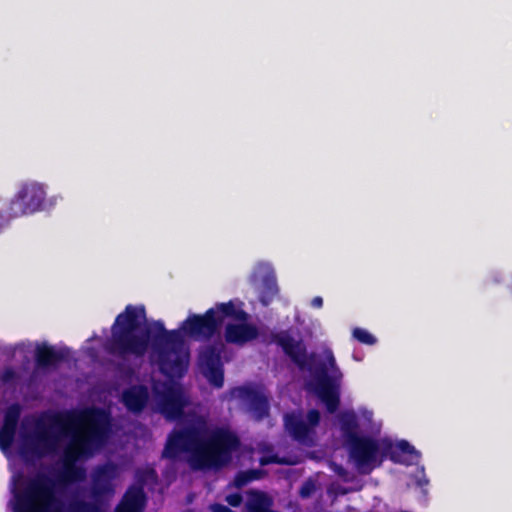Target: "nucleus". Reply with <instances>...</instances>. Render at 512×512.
I'll return each instance as SVG.
<instances>
[{
	"label": "nucleus",
	"instance_id": "obj_1",
	"mask_svg": "<svg viewBox=\"0 0 512 512\" xmlns=\"http://www.w3.org/2000/svg\"><path fill=\"white\" fill-rule=\"evenodd\" d=\"M109 416L100 408H86L81 411L43 413L34 422V431L23 436L21 453L42 458L54 452L61 436L73 432L70 444L63 452V469L58 481L63 484L82 482L86 470L76 462L91 457L107 439Z\"/></svg>",
	"mask_w": 512,
	"mask_h": 512
},
{
	"label": "nucleus",
	"instance_id": "obj_2",
	"mask_svg": "<svg viewBox=\"0 0 512 512\" xmlns=\"http://www.w3.org/2000/svg\"><path fill=\"white\" fill-rule=\"evenodd\" d=\"M206 421L197 417L168 436L162 457L176 460L187 453L193 470H219L232 461L233 453L241 447L239 436L226 427H217L207 436Z\"/></svg>",
	"mask_w": 512,
	"mask_h": 512
},
{
	"label": "nucleus",
	"instance_id": "obj_3",
	"mask_svg": "<svg viewBox=\"0 0 512 512\" xmlns=\"http://www.w3.org/2000/svg\"><path fill=\"white\" fill-rule=\"evenodd\" d=\"M157 333L154 335L155 349L162 358L163 369L172 377H183L189 366L190 353L185 347L184 337L196 341H209L219 336L221 319H216L213 309L204 314H191L178 329L167 330L161 320L155 321Z\"/></svg>",
	"mask_w": 512,
	"mask_h": 512
},
{
	"label": "nucleus",
	"instance_id": "obj_4",
	"mask_svg": "<svg viewBox=\"0 0 512 512\" xmlns=\"http://www.w3.org/2000/svg\"><path fill=\"white\" fill-rule=\"evenodd\" d=\"M146 320V310L143 305H127L123 312L117 315L111 327V336L105 342V351L116 358L127 359L129 357L142 358L149 348L157 357L159 370L165 376L172 377V374L163 369L162 358L154 346V335L157 333L155 321H153L144 332L138 330Z\"/></svg>",
	"mask_w": 512,
	"mask_h": 512
},
{
	"label": "nucleus",
	"instance_id": "obj_5",
	"mask_svg": "<svg viewBox=\"0 0 512 512\" xmlns=\"http://www.w3.org/2000/svg\"><path fill=\"white\" fill-rule=\"evenodd\" d=\"M55 481L45 474L30 480L17 496L16 512H62V503L55 496Z\"/></svg>",
	"mask_w": 512,
	"mask_h": 512
},
{
	"label": "nucleus",
	"instance_id": "obj_6",
	"mask_svg": "<svg viewBox=\"0 0 512 512\" xmlns=\"http://www.w3.org/2000/svg\"><path fill=\"white\" fill-rule=\"evenodd\" d=\"M325 361L318 362L314 365L311 362L312 370H310L316 378L315 393L324 403L329 413H334L340 405L339 386L335 380L340 379L342 374L337 367L336 360L332 350L324 351Z\"/></svg>",
	"mask_w": 512,
	"mask_h": 512
},
{
	"label": "nucleus",
	"instance_id": "obj_7",
	"mask_svg": "<svg viewBox=\"0 0 512 512\" xmlns=\"http://www.w3.org/2000/svg\"><path fill=\"white\" fill-rule=\"evenodd\" d=\"M350 460L355 469L362 475L370 474L380 467L393 448L389 440L379 441L370 436H362L347 445Z\"/></svg>",
	"mask_w": 512,
	"mask_h": 512
},
{
	"label": "nucleus",
	"instance_id": "obj_8",
	"mask_svg": "<svg viewBox=\"0 0 512 512\" xmlns=\"http://www.w3.org/2000/svg\"><path fill=\"white\" fill-rule=\"evenodd\" d=\"M169 380L154 383L152 387L155 411L161 414L167 421L180 420L184 416V410L189 405L182 386L174 381L175 377Z\"/></svg>",
	"mask_w": 512,
	"mask_h": 512
},
{
	"label": "nucleus",
	"instance_id": "obj_9",
	"mask_svg": "<svg viewBox=\"0 0 512 512\" xmlns=\"http://www.w3.org/2000/svg\"><path fill=\"white\" fill-rule=\"evenodd\" d=\"M45 202L46 191L43 184L36 181L24 182L9 202L8 215L10 218H18L34 214L44 209Z\"/></svg>",
	"mask_w": 512,
	"mask_h": 512
},
{
	"label": "nucleus",
	"instance_id": "obj_10",
	"mask_svg": "<svg viewBox=\"0 0 512 512\" xmlns=\"http://www.w3.org/2000/svg\"><path fill=\"white\" fill-rule=\"evenodd\" d=\"M273 343L281 347L282 351L301 370H312L311 362L314 354L308 356L306 345L302 340H295L287 331H281L271 335Z\"/></svg>",
	"mask_w": 512,
	"mask_h": 512
},
{
	"label": "nucleus",
	"instance_id": "obj_11",
	"mask_svg": "<svg viewBox=\"0 0 512 512\" xmlns=\"http://www.w3.org/2000/svg\"><path fill=\"white\" fill-rule=\"evenodd\" d=\"M222 346L208 345L200 350L198 364L204 377L215 388L224 385V369L221 362Z\"/></svg>",
	"mask_w": 512,
	"mask_h": 512
},
{
	"label": "nucleus",
	"instance_id": "obj_12",
	"mask_svg": "<svg viewBox=\"0 0 512 512\" xmlns=\"http://www.w3.org/2000/svg\"><path fill=\"white\" fill-rule=\"evenodd\" d=\"M152 476H156L154 469L138 471V484L128 487L120 503L116 507L115 512H143L147 503V495L144 491V485L147 477Z\"/></svg>",
	"mask_w": 512,
	"mask_h": 512
},
{
	"label": "nucleus",
	"instance_id": "obj_13",
	"mask_svg": "<svg viewBox=\"0 0 512 512\" xmlns=\"http://www.w3.org/2000/svg\"><path fill=\"white\" fill-rule=\"evenodd\" d=\"M239 397L248 404V409L255 421L260 422L267 418L270 413L268 397L252 387H240Z\"/></svg>",
	"mask_w": 512,
	"mask_h": 512
},
{
	"label": "nucleus",
	"instance_id": "obj_14",
	"mask_svg": "<svg viewBox=\"0 0 512 512\" xmlns=\"http://www.w3.org/2000/svg\"><path fill=\"white\" fill-rule=\"evenodd\" d=\"M21 416V406L13 403L7 407L4 413L3 424L0 429V448H10L15 440L18 423Z\"/></svg>",
	"mask_w": 512,
	"mask_h": 512
},
{
	"label": "nucleus",
	"instance_id": "obj_15",
	"mask_svg": "<svg viewBox=\"0 0 512 512\" xmlns=\"http://www.w3.org/2000/svg\"><path fill=\"white\" fill-rule=\"evenodd\" d=\"M117 476V466L108 462L97 466L92 473V491L96 496H102L114 491L112 481Z\"/></svg>",
	"mask_w": 512,
	"mask_h": 512
},
{
	"label": "nucleus",
	"instance_id": "obj_16",
	"mask_svg": "<svg viewBox=\"0 0 512 512\" xmlns=\"http://www.w3.org/2000/svg\"><path fill=\"white\" fill-rule=\"evenodd\" d=\"M150 394L147 386L143 384L132 385L123 390L121 401L126 409L138 415L144 411L149 402Z\"/></svg>",
	"mask_w": 512,
	"mask_h": 512
},
{
	"label": "nucleus",
	"instance_id": "obj_17",
	"mask_svg": "<svg viewBox=\"0 0 512 512\" xmlns=\"http://www.w3.org/2000/svg\"><path fill=\"white\" fill-rule=\"evenodd\" d=\"M259 336L258 328L246 322L228 323L225 326L224 338L229 344L242 346Z\"/></svg>",
	"mask_w": 512,
	"mask_h": 512
},
{
	"label": "nucleus",
	"instance_id": "obj_18",
	"mask_svg": "<svg viewBox=\"0 0 512 512\" xmlns=\"http://www.w3.org/2000/svg\"><path fill=\"white\" fill-rule=\"evenodd\" d=\"M35 367L38 370H46L57 367L65 360V354L46 343L37 345L35 349Z\"/></svg>",
	"mask_w": 512,
	"mask_h": 512
},
{
	"label": "nucleus",
	"instance_id": "obj_19",
	"mask_svg": "<svg viewBox=\"0 0 512 512\" xmlns=\"http://www.w3.org/2000/svg\"><path fill=\"white\" fill-rule=\"evenodd\" d=\"M243 303L238 301L237 303L233 300L228 302L216 303L213 309L216 315V319H221V326L223 325L226 318H230L232 320L238 322H247L249 319V314L242 308Z\"/></svg>",
	"mask_w": 512,
	"mask_h": 512
},
{
	"label": "nucleus",
	"instance_id": "obj_20",
	"mask_svg": "<svg viewBox=\"0 0 512 512\" xmlns=\"http://www.w3.org/2000/svg\"><path fill=\"white\" fill-rule=\"evenodd\" d=\"M340 429L346 445L351 444L362 437L358 434L359 423L354 412H344L340 416Z\"/></svg>",
	"mask_w": 512,
	"mask_h": 512
},
{
	"label": "nucleus",
	"instance_id": "obj_21",
	"mask_svg": "<svg viewBox=\"0 0 512 512\" xmlns=\"http://www.w3.org/2000/svg\"><path fill=\"white\" fill-rule=\"evenodd\" d=\"M285 426L293 439L305 443L309 438L311 428L301 418L293 414H287L285 416Z\"/></svg>",
	"mask_w": 512,
	"mask_h": 512
},
{
	"label": "nucleus",
	"instance_id": "obj_22",
	"mask_svg": "<svg viewBox=\"0 0 512 512\" xmlns=\"http://www.w3.org/2000/svg\"><path fill=\"white\" fill-rule=\"evenodd\" d=\"M249 498L245 504L243 512H265V496L266 493L257 490H251Z\"/></svg>",
	"mask_w": 512,
	"mask_h": 512
},
{
	"label": "nucleus",
	"instance_id": "obj_23",
	"mask_svg": "<svg viewBox=\"0 0 512 512\" xmlns=\"http://www.w3.org/2000/svg\"><path fill=\"white\" fill-rule=\"evenodd\" d=\"M392 452L388 454V457L391 461L397 463L399 462V453L410 454L419 456V452L415 449L413 445H411L406 440H400L396 444H393Z\"/></svg>",
	"mask_w": 512,
	"mask_h": 512
},
{
	"label": "nucleus",
	"instance_id": "obj_24",
	"mask_svg": "<svg viewBox=\"0 0 512 512\" xmlns=\"http://www.w3.org/2000/svg\"><path fill=\"white\" fill-rule=\"evenodd\" d=\"M70 512H104L93 502L85 500H74L70 503Z\"/></svg>",
	"mask_w": 512,
	"mask_h": 512
},
{
	"label": "nucleus",
	"instance_id": "obj_25",
	"mask_svg": "<svg viewBox=\"0 0 512 512\" xmlns=\"http://www.w3.org/2000/svg\"><path fill=\"white\" fill-rule=\"evenodd\" d=\"M353 337L360 343L366 345H374L377 339L367 330L363 328H355L353 330Z\"/></svg>",
	"mask_w": 512,
	"mask_h": 512
},
{
	"label": "nucleus",
	"instance_id": "obj_26",
	"mask_svg": "<svg viewBox=\"0 0 512 512\" xmlns=\"http://www.w3.org/2000/svg\"><path fill=\"white\" fill-rule=\"evenodd\" d=\"M316 491V483L313 479L309 478L303 482L299 489V496L302 499H308L312 496V494Z\"/></svg>",
	"mask_w": 512,
	"mask_h": 512
},
{
	"label": "nucleus",
	"instance_id": "obj_27",
	"mask_svg": "<svg viewBox=\"0 0 512 512\" xmlns=\"http://www.w3.org/2000/svg\"><path fill=\"white\" fill-rule=\"evenodd\" d=\"M260 464L262 466H266L269 464H279V465H292L293 462L289 461L285 457H279L278 455H270V456H264L260 459Z\"/></svg>",
	"mask_w": 512,
	"mask_h": 512
},
{
	"label": "nucleus",
	"instance_id": "obj_28",
	"mask_svg": "<svg viewBox=\"0 0 512 512\" xmlns=\"http://www.w3.org/2000/svg\"><path fill=\"white\" fill-rule=\"evenodd\" d=\"M250 482L251 478L249 477L248 473L246 471H239L234 477L233 485L236 488H242Z\"/></svg>",
	"mask_w": 512,
	"mask_h": 512
},
{
	"label": "nucleus",
	"instance_id": "obj_29",
	"mask_svg": "<svg viewBox=\"0 0 512 512\" xmlns=\"http://www.w3.org/2000/svg\"><path fill=\"white\" fill-rule=\"evenodd\" d=\"M309 427H315L319 424L321 414L317 409H310L306 415Z\"/></svg>",
	"mask_w": 512,
	"mask_h": 512
},
{
	"label": "nucleus",
	"instance_id": "obj_30",
	"mask_svg": "<svg viewBox=\"0 0 512 512\" xmlns=\"http://www.w3.org/2000/svg\"><path fill=\"white\" fill-rule=\"evenodd\" d=\"M225 500L231 507H239L243 502V497L241 493L236 492L227 495Z\"/></svg>",
	"mask_w": 512,
	"mask_h": 512
},
{
	"label": "nucleus",
	"instance_id": "obj_31",
	"mask_svg": "<svg viewBox=\"0 0 512 512\" xmlns=\"http://www.w3.org/2000/svg\"><path fill=\"white\" fill-rule=\"evenodd\" d=\"M16 378V373L12 368H5L0 374V380L3 383H9Z\"/></svg>",
	"mask_w": 512,
	"mask_h": 512
},
{
	"label": "nucleus",
	"instance_id": "obj_32",
	"mask_svg": "<svg viewBox=\"0 0 512 512\" xmlns=\"http://www.w3.org/2000/svg\"><path fill=\"white\" fill-rule=\"evenodd\" d=\"M13 218L8 215V209L5 213L0 212V232L9 224Z\"/></svg>",
	"mask_w": 512,
	"mask_h": 512
},
{
	"label": "nucleus",
	"instance_id": "obj_33",
	"mask_svg": "<svg viewBox=\"0 0 512 512\" xmlns=\"http://www.w3.org/2000/svg\"><path fill=\"white\" fill-rule=\"evenodd\" d=\"M265 288H266V293L269 294L270 298L274 297L278 292V288H277V285L275 282H267L265 285Z\"/></svg>",
	"mask_w": 512,
	"mask_h": 512
},
{
	"label": "nucleus",
	"instance_id": "obj_34",
	"mask_svg": "<svg viewBox=\"0 0 512 512\" xmlns=\"http://www.w3.org/2000/svg\"><path fill=\"white\" fill-rule=\"evenodd\" d=\"M210 510L212 512H233L229 507L220 504V503H214L210 506Z\"/></svg>",
	"mask_w": 512,
	"mask_h": 512
},
{
	"label": "nucleus",
	"instance_id": "obj_35",
	"mask_svg": "<svg viewBox=\"0 0 512 512\" xmlns=\"http://www.w3.org/2000/svg\"><path fill=\"white\" fill-rule=\"evenodd\" d=\"M246 472L248 473L249 477L251 478V482L254 480L260 479V477L262 475V471L258 470V469H250V470H246Z\"/></svg>",
	"mask_w": 512,
	"mask_h": 512
},
{
	"label": "nucleus",
	"instance_id": "obj_36",
	"mask_svg": "<svg viewBox=\"0 0 512 512\" xmlns=\"http://www.w3.org/2000/svg\"><path fill=\"white\" fill-rule=\"evenodd\" d=\"M311 306L314 308H321L323 306V299L320 296H316L311 300Z\"/></svg>",
	"mask_w": 512,
	"mask_h": 512
},
{
	"label": "nucleus",
	"instance_id": "obj_37",
	"mask_svg": "<svg viewBox=\"0 0 512 512\" xmlns=\"http://www.w3.org/2000/svg\"><path fill=\"white\" fill-rule=\"evenodd\" d=\"M272 504H273L272 499L266 494V496H265V512H280V511L272 510L271 509Z\"/></svg>",
	"mask_w": 512,
	"mask_h": 512
},
{
	"label": "nucleus",
	"instance_id": "obj_38",
	"mask_svg": "<svg viewBox=\"0 0 512 512\" xmlns=\"http://www.w3.org/2000/svg\"><path fill=\"white\" fill-rule=\"evenodd\" d=\"M344 472H345V470L343 469V467H339L338 470H337V473L339 475H342Z\"/></svg>",
	"mask_w": 512,
	"mask_h": 512
}]
</instances>
